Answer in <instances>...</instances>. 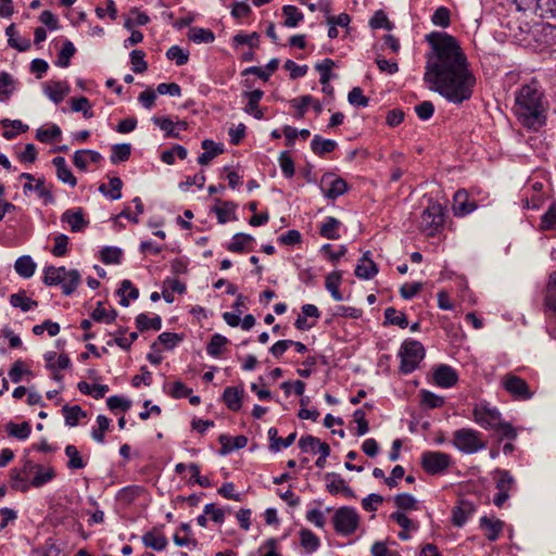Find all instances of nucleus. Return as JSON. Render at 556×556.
Listing matches in <instances>:
<instances>
[{"label":"nucleus","mask_w":556,"mask_h":556,"mask_svg":"<svg viewBox=\"0 0 556 556\" xmlns=\"http://www.w3.org/2000/svg\"><path fill=\"white\" fill-rule=\"evenodd\" d=\"M15 271L23 278H30L36 270V263L29 255H23L15 261Z\"/></svg>","instance_id":"f704fd0d"},{"label":"nucleus","mask_w":556,"mask_h":556,"mask_svg":"<svg viewBox=\"0 0 556 556\" xmlns=\"http://www.w3.org/2000/svg\"><path fill=\"white\" fill-rule=\"evenodd\" d=\"M15 89V84L10 74L2 72L0 74V101L9 100Z\"/></svg>","instance_id":"052dcab7"},{"label":"nucleus","mask_w":556,"mask_h":556,"mask_svg":"<svg viewBox=\"0 0 556 556\" xmlns=\"http://www.w3.org/2000/svg\"><path fill=\"white\" fill-rule=\"evenodd\" d=\"M243 394L242 387H227L223 392V401L230 410L238 412L242 406Z\"/></svg>","instance_id":"412c9836"},{"label":"nucleus","mask_w":556,"mask_h":556,"mask_svg":"<svg viewBox=\"0 0 556 556\" xmlns=\"http://www.w3.org/2000/svg\"><path fill=\"white\" fill-rule=\"evenodd\" d=\"M452 458L448 454L440 451H427L421 454L420 465L429 475H440L451 465Z\"/></svg>","instance_id":"1a4fd4ad"},{"label":"nucleus","mask_w":556,"mask_h":556,"mask_svg":"<svg viewBox=\"0 0 556 556\" xmlns=\"http://www.w3.org/2000/svg\"><path fill=\"white\" fill-rule=\"evenodd\" d=\"M43 91L49 100L54 103H59L68 93L70 87L64 81L50 80L43 85Z\"/></svg>","instance_id":"aec40b11"},{"label":"nucleus","mask_w":556,"mask_h":556,"mask_svg":"<svg viewBox=\"0 0 556 556\" xmlns=\"http://www.w3.org/2000/svg\"><path fill=\"white\" fill-rule=\"evenodd\" d=\"M340 226L341 222L339 219L328 216L319 227V235L328 240H337L340 238Z\"/></svg>","instance_id":"bb28decb"},{"label":"nucleus","mask_w":556,"mask_h":556,"mask_svg":"<svg viewBox=\"0 0 556 556\" xmlns=\"http://www.w3.org/2000/svg\"><path fill=\"white\" fill-rule=\"evenodd\" d=\"M201 147L204 152L199 155L198 163L203 166L210 164L214 157L224 152V144L216 143L211 139H204Z\"/></svg>","instance_id":"6ab92c4d"},{"label":"nucleus","mask_w":556,"mask_h":556,"mask_svg":"<svg viewBox=\"0 0 556 556\" xmlns=\"http://www.w3.org/2000/svg\"><path fill=\"white\" fill-rule=\"evenodd\" d=\"M5 35L8 36V43L10 47L18 51H27L30 48V40L27 38H21V42H15L16 30L14 24L7 27Z\"/></svg>","instance_id":"6e6d98bb"},{"label":"nucleus","mask_w":556,"mask_h":556,"mask_svg":"<svg viewBox=\"0 0 556 556\" xmlns=\"http://www.w3.org/2000/svg\"><path fill=\"white\" fill-rule=\"evenodd\" d=\"M136 326L139 331H147L150 329L160 330L162 328V319L159 315L149 317L147 314H139L136 317Z\"/></svg>","instance_id":"79ce46f5"},{"label":"nucleus","mask_w":556,"mask_h":556,"mask_svg":"<svg viewBox=\"0 0 556 556\" xmlns=\"http://www.w3.org/2000/svg\"><path fill=\"white\" fill-rule=\"evenodd\" d=\"M188 155V151L185 147L180 144L174 146L170 150L163 151L161 154V160L172 165L175 163V159L178 157L180 160H185Z\"/></svg>","instance_id":"864d4df0"},{"label":"nucleus","mask_w":556,"mask_h":556,"mask_svg":"<svg viewBox=\"0 0 556 556\" xmlns=\"http://www.w3.org/2000/svg\"><path fill=\"white\" fill-rule=\"evenodd\" d=\"M458 375L454 368L441 364L433 371V381L438 387L447 389L456 384Z\"/></svg>","instance_id":"4468645a"},{"label":"nucleus","mask_w":556,"mask_h":556,"mask_svg":"<svg viewBox=\"0 0 556 556\" xmlns=\"http://www.w3.org/2000/svg\"><path fill=\"white\" fill-rule=\"evenodd\" d=\"M420 404L424 408L433 409L443 406L444 397L440 396L431 391H420Z\"/></svg>","instance_id":"49530a36"},{"label":"nucleus","mask_w":556,"mask_h":556,"mask_svg":"<svg viewBox=\"0 0 556 556\" xmlns=\"http://www.w3.org/2000/svg\"><path fill=\"white\" fill-rule=\"evenodd\" d=\"M476 506L469 501H460L452 510V522L456 527H463L473 515Z\"/></svg>","instance_id":"f3484780"},{"label":"nucleus","mask_w":556,"mask_h":556,"mask_svg":"<svg viewBox=\"0 0 556 556\" xmlns=\"http://www.w3.org/2000/svg\"><path fill=\"white\" fill-rule=\"evenodd\" d=\"M61 222L68 224L73 232H80L89 225L80 207L66 210L61 216Z\"/></svg>","instance_id":"2eb2a0df"},{"label":"nucleus","mask_w":556,"mask_h":556,"mask_svg":"<svg viewBox=\"0 0 556 556\" xmlns=\"http://www.w3.org/2000/svg\"><path fill=\"white\" fill-rule=\"evenodd\" d=\"M475 421L483 429H495L501 424V413L486 404L476 405L472 410Z\"/></svg>","instance_id":"9b49d317"},{"label":"nucleus","mask_w":556,"mask_h":556,"mask_svg":"<svg viewBox=\"0 0 556 556\" xmlns=\"http://www.w3.org/2000/svg\"><path fill=\"white\" fill-rule=\"evenodd\" d=\"M301 546L307 553H314L318 549L320 541L318 536L313 533L309 529H301L299 532Z\"/></svg>","instance_id":"4c0bfd02"},{"label":"nucleus","mask_w":556,"mask_h":556,"mask_svg":"<svg viewBox=\"0 0 556 556\" xmlns=\"http://www.w3.org/2000/svg\"><path fill=\"white\" fill-rule=\"evenodd\" d=\"M282 14L285 15L283 26L288 28H294L303 21V13L294 5H283Z\"/></svg>","instance_id":"58836bf2"},{"label":"nucleus","mask_w":556,"mask_h":556,"mask_svg":"<svg viewBox=\"0 0 556 556\" xmlns=\"http://www.w3.org/2000/svg\"><path fill=\"white\" fill-rule=\"evenodd\" d=\"M384 318L387 323L391 325H396L401 328H406L408 326L406 315L402 312L396 311L394 307H387L384 309Z\"/></svg>","instance_id":"13d9d810"},{"label":"nucleus","mask_w":556,"mask_h":556,"mask_svg":"<svg viewBox=\"0 0 556 556\" xmlns=\"http://www.w3.org/2000/svg\"><path fill=\"white\" fill-rule=\"evenodd\" d=\"M219 205H216L213 211L220 224H225L235 216L237 205L233 202L217 200Z\"/></svg>","instance_id":"72a5a7b5"},{"label":"nucleus","mask_w":556,"mask_h":556,"mask_svg":"<svg viewBox=\"0 0 556 556\" xmlns=\"http://www.w3.org/2000/svg\"><path fill=\"white\" fill-rule=\"evenodd\" d=\"M454 446L463 453L473 454L486 447L482 434L470 428L458 429L453 433Z\"/></svg>","instance_id":"7ed1b4c3"},{"label":"nucleus","mask_w":556,"mask_h":556,"mask_svg":"<svg viewBox=\"0 0 556 556\" xmlns=\"http://www.w3.org/2000/svg\"><path fill=\"white\" fill-rule=\"evenodd\" d=\"M321 189L326 198L334 200L345 193L348 185L342 178H336L332 174H326L321 178Z\"/></svg>","instance_id":"ddd939ff"},{"label":"nucleus","mask_w":556,"mask_h":556,"mask_svg":"<svg viewBox=\"0 0 556 556\" xmlns=\"http://www.w3.org/2000/svg\"><path fill=\"white\" fill-rule=\"evenodd\" d=\"M401 358L400 370L407 375L413 372L425 357V349L422 344L413 339L405 340L399 351Z\"/></svg>","instance_id":"f03ea898"},{"label":"nucleus","mask_w":556,"mask_h":556,"mask_svg":"<svg viewBox=\"0 0 556 556\" xmlns=\"http://www.w3.org/2000/svg\"><path fill=\"white\" fill-rule=\"evenodd\" d=\"M227 343L228 339L226 337L219 333H215L212 336L207 344L206 352L208 355L217 357L220 354L223 346L226 345Z\"/></svg>","instance_id":"0e129e2a"},{"label":"nucleus","mask_w":556,"mask_h":556,"mask_svg":"<svg viewBox=\"0 0 556 556\" xmlns=\"http://www.w3.org/2000/svg\"><path fill=\"white\" fill-rule=\"evenodd\" d=\"M496 482L497 493L493 497V503L497 507H502L509 497V492L514 488L515 479L508 470L496 469L493 472Z\"/></svg>","instance_id":"9d476101"},{"label":"nucleus","mask_w":556,"mask_h":556,"mask_svg":"<svg viewBox=\"0 0 556 556\" xmlns=\"http://www.w3.org/2000/svg\"><path fill=\"white\" fill-rule=\"evenodd\" d=\"M541 228L543 230H553L556 228V203H552L548 210L543 214Z\"/></svg>","instance_id":"774afa93"},{"label":"nucleus","mask_w":556,"mask_h":556,"mask_svg":"<svg viewBox=\"0 0 556 556\" xmlns=\"http://www.w3.org/2000/svg\"><path fill=\"white\" fill-rule=\"evenodd\" d=\"M1 124L4 128L2 136L8 140L15 138L18 134L25 132L28 129V126L24 125L18 119H15V121L3 119V121H1Z\"/></svg>","instance_id":"c03bdc74"},{"label":"nucleus","mask_w":556,"mask_h":556,"mask_svg":"<svg viewBox=\"0 0 556 556\" xmlns=\"http://www.w3.org/2000/svg\"><path fill=\"white\" fill-rule=\"evenodd\" d=\"M131 153V146L129 143H118L112 147L110 161L112 164L126 162Z\"/></svg>","instance_id":"09e8293b"},{"label":"nucleus","mask_w":556,"mask_h":556,"mask_svg":"<svg viewBox=\"0 0 556 556\" xmlns=\"http://www.w3.org/2000/svg\"><path fill=\"white\" fill-rule=\"evenodd\" d=\"M97 426L92 428L91 437L98 443L104 442V434L110 427V419L104 415H99L97 417Z\"/></svg>","instance_id":"3c124183"},{"label":"nucleus","mask_w":556,"mask_h":556,"mask_svg":"<svg viewBox=\"0 0 556 556\" xmlns=\"http://www.w3.org/2000/svg\"><path fill=\"white\" fill-rule=\"evenodd\" d=\"M65 455L68 458L67 467L70 469H83L86 466V463L76 446L67 445L65 447Z\"/></svg>","instance_id":"bf43d9fd"},{"label":"nucleus","mask_w":556,"mask_h":556,"mask_svg":"<svg viewBox=\"0 0 556 556\" xmlns=\"http://www.w3.org/2000/svg\"><path fill=\"white\" fill-rule=\"evenodd\" d=\"M142 543L148 548L162 552L166 548L168 542L165 535L149 531L142 535Z\"/></svg>","instance_id":"c85d7f7f"},{"label":"nucleus","mask_w":556,"mask_h":556,"mask_svg":"<svg viewBox=\"0 0 556 556\" xmlns=\"http://www.w3.org/2000/svg\"><path fill=\"white\" fill-rule=\"evenodd\" d=\"M81 282V276L77 269H66L61 283L62 293L71 295Z\"/></svg>","instance_id":"cd10ccee"},{"label":"nucleus","mask_w":556,"mask_h":556,"mask_svg":"<svg viewBox=\"0 0 556 556\" xmlns=\"http://www.w3.org/2000/svg\"><path fill=\"white\" fill-rule=\"evenodd\" d=\"M395 506L401 510H417L418 501L408 493H401L394 497Z\"/></svg>","instance_id":"4d7b16f0"},{"label":"nucleus","mask_w":556,"mask_h":556,"mask_svg":"<svg viewBox=\"0 0 556 556\" xmlns=\"http://www.w3.org/2000/svg\"><path fill=\"white\" fill-rule=\"evenodd\" d=\"M76 48L73 45V42L70 40H65L62 46V49L58 54L55 65L63 68L67 67L70 65V60L72 56H74Z\"/></svg>","instance_id":"8fccbe9b"},{"label":"nucleus","mask_w":556,"mask_h":556,"mask_svg":"<svg viewBox=\"0 0 556 556\" xmlns=\"http://www.w3.org/2000/svg\"><path fill=\"white\" fill-rule=\"evenodd\" d=\"M342 281V271L336 270L327 275L325 287L331 293L334 301H343V295L339 290Z\"/></svg>","instance_id":"7c9ffc66"},{"label":"nucleus","mask_w":556,"mask_h":556,"mask_svg":"<svg viewBox=\"0 0 556 556\" xmlns=\"http://www.w3.org/2000/svg\"><path fill=\"white\" fill-rule=\"evenodd\" d=\"M444 224V208L438 202H430L421 214V227L428 236L437 235Z\"/></svg>","instance_id":"0eeeda50"},{"label":"nucleus","mask_w":556,"mask_h":556,"mask_svg":"<svg viewBox=\"0 0 556 556\" xmlns=\"http://www.w3.org/2000/svg\"><path fill=\"white\" fill-rule=\"evenodd\" d=\"M111 190L109 191L104 184L100 185L99 191L110 197L112 200H119L122 198L123 181L119 177H113L110 179Z\"/></svg>","instance_id":"5fc2aeb1"},{"label":"nucleus","mask_w":556,"mask_h":556,"mask_svg":"<svg viewBox=\"0 0 556 556\" xmlns=\"http://www.w3.org/2000/svg\"><path fill=\"white\" fill-rule=\"evenodd\" d=\"M189 39L195 43H208L214 41L215 36L210 29L193 27L189 30Z\"/></svg>","instance_id":"680f3d73"},{"label":"nucleus","mask_w":556,"mask_h":556,"mask_svg":"<svg viewBox=\"0 0 556 556\" xmlns=\"http://www.w3.org/2000/svg\"><path fill=\"white\" fill-rule=\"evenodd\" d=\"M431 51L427 54L425 81L431 90L450 102L470 99L476 77L457 40L446 34L432 31L426 36Z\"/></svg>","instance_id":"f257e3e1"},{"label":"nucleus","mask_w":556,"mask_h":556,"mask_svg":"<svg viewBox=\"0 0 556 556\" xmlns=\"http://www.w3.org/2000/svg\"><path fill=\"white\" fill-rule=\"evenodd\" d=\"M544 313L549 318H556V271L548 278L544 296Z\"/></svg>","instance_id":"dca6fc26"},{"label":"nucleus","mask_w":556,"mask_h":556,"mask_svg":"<svg viewBox=\"0 0 556 556\" xmlns=\"http://www.w3.org/2000/svg\"><path fill=\"white\" fill-rule=\"evenodd\" d=\"M24 375L31 376L33 372L26 368L23 361H16L9 370V378L12 382L18 383L23 380Z\"/></svg>","instance_id":"e2e57ef3"},{"label":"nucleus","mask_w":556,"mask_h":556,"mask_svg":"<svg viewBox=\"0 0 556 556\" xmlns=\"http://www.w3.org/2000/svg\"><path fill=\"white\" fill-rule=\"evenodd\" d=\"M153 124L159 126L164 131L166 138H179V134L188 128V123L185 121H173L166 116H153L151 118Z\"/></svg>","instance_id":"f8f14e48"},{"label":"nucleus","mask_w":556,"mask_h":556,"mask_svg":"<svg viewBox=\"0 0 556 556\" xmlns=\"http://www.w3.org/2000/svg\"><path fill=\"white\" fill-rule=\"evenodd\" d=\"M119 295V304L122 306H128L130 300H136L139 296V290L131 283L130 280H123L119 289L117 290Z\"/></svg>","instance_id":"2f4dec72"},{"label":"nucleus","mask_w":556,"mask_h":556,"mask_svg":"<svg viewBox=\"0 0 556 556\" xmlns=\"http://www.w3.org/2000/svg\"><path fill=\"white\" fill-rule=\"evenodd\" d=\"M55 477L53 468H43L41 465H37L34 477L30 481L31 486L40 488L43 484L50 482Z\"/></svg>","instance_id":"ea45409f"},{"label":"nucleus","mask_w":556,"mask_h":556,"mask_svg":"<svg viewBox=\"0 0 556 556\" xmlns=\"http://www.w3.org/2000/svg\"><path fill=\"white\" fill-rule=\"evenodd\" d=\"M254 238L251 235L238 232L233 235L231 242L227 244V250L235 253H243L252 249Z\"/></svg>","instance_id":"393cba45"},{"label":"nucleus","mask_w":556,"mask_h":556,"mask_svg":"<svg viewBox=\"0 0 556 556\" xmlns=\"http://www.w3.org/2000/svg\"><path fill=\"white\" fill-rule=\"evenodd\" d=\"M34 181H36L35 185H33L31 182H27L24 185V193L27 194L30 191H36L39 198L43 199L46 202H52L53 195L51 191L45 186V179L38 178L35 179Z\"/></svg>","instance_id":"37998d69"},{"label":"nucleus","mask_w":556,"mask_h":556,"mask_svg":"<svg viewBox=\"0 0 556 556\" xmlns=\"http://www.w3.org/2000/svg\"><path fill=\"white\" fill-rule=\"evenodd\" d=\"M536 10L544 18L556 17V0H536Z\"/></svg>","instance_id":"338daca9"},{"label":"nucleus","mask_w":556,"mask_h":556,"mask_svg":"<svg viewBox=\"0 0 556 556\" xmlns=\"http://www.w3.org/2000/svg\"><path fill=\"white\" fill-rule=\"evenodd\" d=\"M504 522L500 519L483 516L480 518V528L484 531V535L489 541H496L503 531Z\"/></svg>","instance_id":"5701e85b"},{"label":"nucleus","mask_w":556,"mask_h":556,"mask_svg":"<svg viewBox=\"0 0 556 556\" xmlns=\"http://www.w3.org/2000/svg\"><path fill=\"white\" fill-rule=\"evenodd\" d=\"M518 122L529 130H539L546 122L544 106H511Z\"/></svg>","instance_id":"20e7f679"},{"label":"nucleus","mask_w":556,"mask_h":556,"mask_svg":"<svg viewBox=\"0 0 556 556\" xmlns=\"http://www.w3.org/2000/svg\"><path fill=\"white\" fill-rule=\"evenodd\" d=\"M117 317V312L115 309L108 311L102 306L101 302H98L97 307L91 312L92 320L97 323H105L111 324Z\"/></svg>","instance_id":"de8ad7c7"},{"label":"nucleus","mask_w":556,"mask_h":556,"mask_svg":"<svg viewBox=\"0 0 556 556\" xmlns=\"http://www.w3.org/2000/svg\"><path fill=\"white\" fill-rule=\"evenodd\" d=\"M102 160V155L93 150H77L73 156L74 165L80 170H86L88 163H99Z\"/></svg>","instance_id":"b1692460"},{"label":"nucleus","mask_w":556,"mask_h":556,"mask_svg":"<svg viewBox=\"0 0 556 556\" xmlns=\"http://www.w3.org/2000/svg\"><path fill=\"white\" fill-rule=\"evenodd\" d=\"M5 431L8 435L13 437L17 440L25 441L29 438L31 433L30 424L27 421H23L22 424H15L13 421H9L5 425Z\"/></svg>","instance_id":"c756f323"},{"label":"nucleus","mask_w":556,"mask_h":556,"mask_svg":"<svg viewBox=\"0 0 556 556\" xmlns=\"http://www.w3.org/2000/svg\"><path fill=\"white\" fill-rule=\"evenodd\" d=\"M337 533L348 536L353 534L359 525V516L352 507H340L332 518Z\"/></svg>","instance_id":"423d86ee"},{"label":"nucleus","mask_w":556,"mask_h":556,"mask_svg":"<svg viewBox=\"0 0 556 556\" xmlns=\"http://www.w3.org/2000/svg\"><path fill=\"white\" fill-rule=\"evenodd\" d=\"M477 208L476 202L470 201L465 190H458L454 195L453 212L455 216L463 217Z\"/></svg>","instance_id":"a211bd4d"},{"label":"nucleus","mask_w":556,"mask_h":556,"mask_svg":"<svg viewBox=\"0 0 556 556\" xmlns=\"http://www.w3.org/2000/svg\"><path fill=\"white\" fill-rule=\"evenodd\" d=\"M52 164L56 169V177L60 181L71 187H75L77 185V179L73 175L72 170L68 168L66 161L63 156L54 157L52 160Z\"/></svg>","instance_id":"4be33fe9"},{"label":"nucleus","mask_w":556,"mask_h":556,"mask_svg":"<svg viewBox=\"0 0 556 556\" xmlns=\"http://www.w3.org/2000/svg\"><path fill=\"white\" fill-rule=\"evenodd\" d=\"M337 142L331 139H324L316 135L311 141V148L313 152L319 156H324L327 153L332 152L337 148Z\"/></svg>","instance_id":"473e14b6"},{"label":"nucleus","mask_w":556,"mask_h":556,"mask_svg":"<svg viewBox=\"0 0 556 556\" xmlns=\"http://www.w3.org/2000/svg\"><path fill=\"white\" fill-rule=\"evenodd\" d=\"M62 413L65 419V425L68 427L77 426L79 419L87 415L79 405H64Z\"/></svg>","instance_id":"a19ab883"},{"label":"nucleus","mask_w":556,"mask_h":556,"mask_svg":"<svg viewBox=\"0 0 556 556\" xmlns=\"http://www.w3.org/2000/svg\"><path fill=\"white\" fill-rule=\"evenodd\" d=\"M11 488L15 491L27 492L31 486L30 481L24 477L18 468L10 470Z\"/></svg>","instance_id":"a18cd8bd"},{"label":"nucleus","mask_w":556,"mask_h":556,"mask_svg":"<svg viewBox=\"0 0 556 556\" xmlns=\"http://www.w3.org/2000/svg\"><path fill=\"white\" fill-rule=\"evenodd\" d=\"M544 100L545 90L536 78L522 84L515 91V104H543Z\"/></svg>","instance_id":"39448f33"},{"label":"nucleus","mask_w":556,"mask_h":556,"mask_svg":"<svg viewBox=\"0 0 556 556\" xmlns=\"http://www.w3.org/2000/svg\"><path fill=\"white\" fill-rule=\"evenodd\" d=\"M65 267L48 266L43 270V283L46 286H61L65 275Z\"/></svg>","instance_id":"e433bc0d"},{"label":"nucleus","mask_w":556,"mask_h":556,"mask_svg":"<svg viewBox=\"0 0 556 556\" xmlns=\"http://www.w3.org/2000/svg\"><path fill=\"white\" fill-rule=\"evenodd\" d=\"M218 441L222 445V448H220L222 454H227L233 450L243 448L248 444V439L244 435H237V437L232 438V437H229L226 434H222L219 437Z\"/></svg>","instance_id":"a878e982"},{"label":"nucleus","mask_w":556,"mask_h":556,"mask_svg":"<svg viewBox=\"0 0 556 556\" xmlns=\"http://www.w3.org/2000/svg\"><path fill=\"white\" fill-rule=\"evenodd\" d=\"M61 134V128L58 125L53 124L47 128H38L36 132V138L41 142L49 143L54 139L60 138Z\"/></svg>","instance_id":"603ef678"},{"label":"nucleus","mask_w":556,"mask_h":556,"mask_svg":"<svg viewBox=\"0 0 556 556\" xmlns=\"http://www.w3.org/2000/svg\"><path fill=\"white\" fill-rule=\"evenodd\" d=\"M501 384L516 401H529L533 397L534 392L530 389L528 382L515 374L504 375Z\"/></svg>","instance_id":"6e6552de"},{"label":"nucleus","mask_w":556,"mask_h":556,"mask_svg":"<svg viewBox=\"0 0 556 556\" xmlns=\"http://www.w3.org/2000/svg\"><path fill=\"white\" fill-rule=\"evenodd\" d=\"M10 304L21 308L23 312L31 311L38 306L37 301L28 298L25 291H20L10 295Z\"/></svg>","instance_id":"c9c22d12"},{"label":"nucleus","mask_w":556,"mask_h":556,"mask_svg":"<svg viewBox=\"0 0 556 556\" xmlns=\"http://www.w3.org/2000/svg\"><path fill=\"white\" fill-rule=\"evenodd\" d=\"M166 58L174 61L178 66L185 65L189 60V52L181 49L179 46H172L166 51Z\"/></svg>","instance_id":"69168bd1"}]
</instances>
